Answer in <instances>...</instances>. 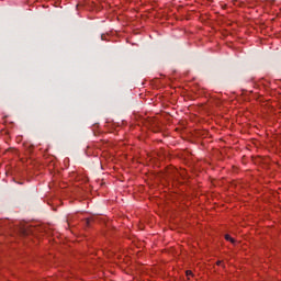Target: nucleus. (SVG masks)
Wrapping results in <instances>:
<instances>
[{"label":"nucleus","instance_id":"nucleus-1","mask_svg":"<svg viewBox=\"0 0 281 281\" xmlns=\"http://www.w3.org/2000/svg\"><path fill=\"white\" fill-rule=\"evenodd\" d=\"M225 240H227L228 243H232V245H234L236 243V239H234L233 237L229 236V234L225 235Z\"/></svg>","mask_w":281,"mask_h":281},{"label":"nucleus","instance_id":"nucleus-2","mask_svg":"<svg viewBox=\"0 0 281 281\" xmlns=\"http://www.w3.org/2000/svg\"><path fill=\"white\" fill-rule=\"evenodd\" d=\"M186 276L187 278H194V273L192 272V270H187Z\"/></svg>","mask_w":281,"mask_h":281},{"label":"nucleus","instance_id":"nucleus-3","mask_svg":"<svg viewBox=\"0 0 281 281\" xmlns=\"http://www.w3.org/2000/svg\"><path fill=\"white\" fill-rule=\"evenodd\" d=\"M221 265H223V261H222V260L216 261V266H217V267H221Z\"/></svg>","mask_w":281,"mask_h":281}]
</instances>
